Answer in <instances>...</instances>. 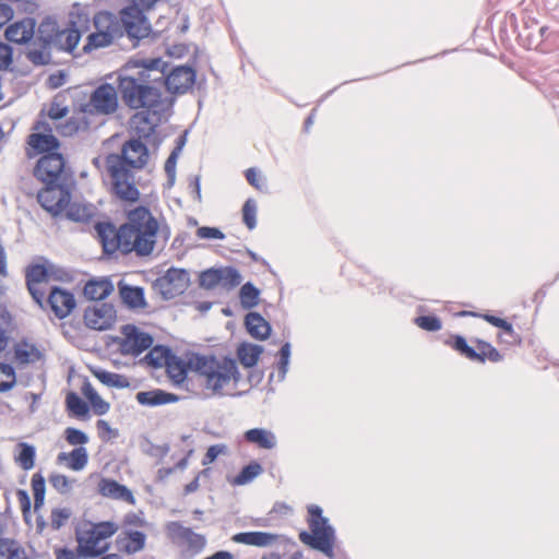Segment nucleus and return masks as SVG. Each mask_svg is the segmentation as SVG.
<instances>
[{"mask_svg": "<svg viewBox=\"0 0 559 559\" xmlns=\"http://www.w3.org/2000/svg\"><path fill=\"white\" fill-rule=\"evenodd\" d=\"M19 453L15 456V462L24 469L29 471L35 465L36 448L27 442H20L17 444Z\"/></svg>", "mask_w": 559, "mask_h": 559, "instance_id": "nucleus-43", "label": "nucleus"}, {"mask_svg": "<svg viewBox=\"0 0 559 559\" xmlns=\"http://www.w3.org/2000/svg\"><path fill=\"white\" fill-rule=\"evenodd\" d=\"M117 311L112 304L103 302L99 306H88L84 310L83 320L86 328L95 331L109 330L115 323Z\"/></svg>", "mask_w": 559, "mask_h": 559, "instance_id": "nucleus-19", "label": "nucleus"}, {"mask_svg": "<svg viewBox=\"0 0 559 559\" xmlns=\"http://www.w3.org/2000/svg\"><path fill=\"white\" fill-rule=\"evenodd\" d=\"M37 202L52 217H58L69 205L71 201V192L67 185L52 186L45 185L37 192Z\"/></svg>", "mask_w": 559, "mask_h": 559, "instance_id": "nucleus-16", "label": "nucleus"}, {"mask_svg": "<svg viewBox=\"0 0 559 559\" xmlns=\"http://www.w3.org/2000/svg\"><path fill=\"white\" fill-rule=\"evenodd\" d=\"M66 216L71 222H87L92 217V213L86 205L71 203L66 209Z\"/></svg>", "mask_w": 559, "mask_h": 559, "instance_id": "nucleus-46", "label": "nucleus"}, {"mask_svg": "<svg viewBox=\"0 0 559 559\" xmlns=\"http://www.w3.org/2000/svg\"><path fill=\"white\" fill-rule=\"evenodd\" d=\"M162 119L163 116H153L151 109H142L131 116L129 124L134 135L148 140L156 133Z\"/></svg>", "mask_w": 559, "mask_h": 559, "instance_id": "nucleus-22", "label": "nucleus"}, {"mask_svg": "<svg viewBox=\"0 0 559 559\" xmlns=\"http://www.w3.org/2000/svg\"><path fill=\"white\" fill-rule=\"evenodd\" d=\"M479 318H481L492 326L500 329L503 332V334L508 335L511 338L509 341L510 344L520 341L519 334L514 331L512 323H510L508 320L491 313L479 314Z\"/></svg>", "mask_w": 559, "mask_h": 559, "instance_id": "nucleus-42", "label": "nucleus"}, {"mask_svg": "<svg viewBox=\"0 0 559 559\" xmlns=\"http://www.w3.org/2000/svg\"><path fill=\"white\" fill-rule=\"evenodd\" d=\"M37 260L40 262H33L25 269L26 284H41L50 280V261L43 255L37 257Z\"/></svg>", "mask_w": 559, "mask_h": 559, "instance_id": "nucleus-32", "label": "nucleus"}, {"mask_svg": "<svg viewBox=\"0 0 559 559\" xmlns=\"http://www.w3.org/2000/svg\"><path fill=\"white\" fill-rule=\"evenodd\" d=\"M198 72L193 63L168 64L165 91L175 97L183 95L197 84Z\"/></svg>", "mask_w": 559, "mask_h": 559, "instance_id": "nucleus-13", "label": "nucleus"}, {"mask_svg": "<svg viewBox=\"0 0 559 559\" xmlns=\"http://www.w3.org/2000/svg\"><path fill=\"white\" fill-rule=\"evenodd\" d=\"M107 171L111 178V193L120 201L135 203L140 200L141 193L135 185L133 170L135 166H130L124 159L106 156Z\"/></svg>", "mask_w": 559, "mask_h": 559, "instance_id": "nucleus-5", "label": "nucleus"}, {"mask_svg": "<svg viewBox=\"0 0 559 559\" xmlns=\"http://www.w3.org/2000/svg\"><path fill=\"white\" fill-rule=\"evenodd\" d=\"M66 29H67V32L64 34V36H66L64 41L61 38L60 44H58L55 49H57L58 51H66L68 53H73V51L76 49V47L81 40L82 34L84 32H82L79 28L73 27V26H69Z\"/></svg>", "mask_w": 559, "mask_h": 559, "instance_id": "nucleus-44", "label": "nucleus"}, {"mask_svg": "<svg viewBox=\"0 0 559 559\" xmlns=\"http://www.w3.org/2000/svg\"><path fill=\"white\" fill-rule=\"evenodd\" d=\"M71 516V512L67 508H55L51 510V527L55 531L60 530Z\"/></svg>", "mask_w": 559, "mask_h": 559, "instance_id": "nucleus-56", "label": "nucleus"}, {"mask_svg": "<svg viewBox=\"0 0 559 559\" xmlns=\"http://www.w3.org/2000/svg\"><path fill=\"white\" fill-rule=\"evenodd\" d=\"M226 453H227L226 444L218 443V444L210 445L203 456L202 464L203 465L211 464V463L215 462L221 454H226Z\"/></svg>", "mask_w": 559, "mask_h": 559, "instance_id": "nucleus-60", "label": "nucleus"}, {"mask_svg": "<svg viewBox=\"0 0 559 559\" xmlns=\"http://www.w3.org/2000/svg\"><path fill=\"white\" fill-rule=\"evenodd\" d=\"M119 295L122 304L131 310L144 308L147 304L145 300V290L141 286H132L123 281L118 283Z\"/></svg>", "mask_w": 559, "mask_h": 559, "instance_id": "nucleus-29", "label": "nucleus"}, {"mask_svg": "<svg viewBox=\"0 0 559 559\" xmlns=\"http://www.w3.org/2000/svg\"><path fill=\"white\" fill-rule=\"evenodd\" d=\"M80 128V121L75 117H70L64 122L56 126V130L61 136H73L79 132Z\"/></svg>", "mask_w": 559, "mask_h": 559, "instance_id": "nucleus-54", "label": "nucleus"}, {"mask_svg": "<svg viewBox=\"0 0 559 559\" xmlns=\"http://www.w3.org/2000/svg\"><path fill=\"white\" fill-rule=\"evenodd\" d=\"M262 465L258 461H251L241 467L239 473L230 480V484L234 486L247 485L262 474Z\"/></svg>", "mask_w": 559, "mask_h": 559, "instance_id": "nucleus-39", "label": "nucleus"}, {"mask_svg": "<svg viewBox=\"0 0 559 559\" xmlns=\"http://www.w3.org/2000/svg\"><path fill=\"white\" fill-rule=\"evenodd\" d=\"M197 236L200 239H225V234L218 227L201 226L197 229Z\"/></svg>", "mask_w": 559, "mask_h": 559, "instance_id": "nucleus-62", "label": "nucleus"}, {"mask_svg": "<svg viewBox=\"0 0 559 559\" xmlns=\"http://www.w3.org/2000/svg\"><path fill=\"white\" fill-rule=\"evenodd\" d=\"M102 245L103 258L112 259L116 252L148 257L154 251L159 224L146 205H139L127 213V221L117 227L112 221H96L93 225Z\"/></svg>", "mask_w": 559, "mask_h": 559, "instance_id": "nucleus-1", "label": "nucleus"}, {"mask_svg": "<svg viewBox=\"0 0 559 559\" xmlns=\"http://www.w3.org/2000/svg\"><path fill=\"white\" fill-rule=\"evenodd\" d=\"M243 439L264 450H272L277 443L275 433L266 428H251L245 431Z\"/></svg>", "mask_w": 559, "mask_h": 559, "instance_id": "nucleus-34", "label": "nucleus"}, {"mask_svg": "<svg viewBox=\"0 0 559 559\" xmlns=\"http://www.w3.org/2000/svg\"><path fill=\"white\" fill-rule=\"evenodd\" d=\"M146 355L140 360V364L146 365L153 369L165 367L174 350L170 346L164 344L152 345Z\"/></svg>", "mask_w": 559, "mask_h": 559, "instance_id": "nucleus-33", "label": "nucleus"}, {"mask_svg": "<svg viewBox=\"0 0 559 559\" xmlns=\"http://www.w3.org/2000/svg\"><path fill=\"white\" fill-rule=\"evenodd\" d=\"M414 323L421 330L437 332L442 328V321L437 314H424L414 319Z\"/></svg>", "mask_w": 559, "mask_h": 559, "instance_id": "nucleus-50", "label": "nucleus"}, {"mask_svg": "<svg viewBox=\"0 0 559 559\" xmlns=\"http://www.w3.org/2000/svg\"><path fill=\"white\" fill-rule=\"evenodd\" d=\"M242 276L235 266L209 267L199 274V286L211 290L221 285L226 290H231L240 285Z\"/></svg>", "mask_w": 559, "mask_h": 559, "instance_id": "nucleus-14", "label": "nucleus"}, {"mask_svg": "<svg viewBox=\"0 0 559 559\" xmlns=\"http://www.w3.org/2000/svg\"><path fill=\"white\" fill-rule=\"evenodd\" d=\"M145 543L146 534L138 530H126L116 539L119 550L127 555H133L143 550Z\"/></svg>", "mask_w": 559, "mask_h": 559, "instance_id": "nucleus-28", "label": "nucleus"}, {"mask_svg": "<svg viewBox=\"0 0 559 559\" xmlns=\"http://www.w3.org/2000/svg\"><path fill=\"white\" fill-rule=\"evenodd\" d=\"M245 328L248 334L257 341H265L272 333L271 323L257 311H250L246 314Z\"/></svg>", "mask_w": 559, "mask_h": 559, "instance_id": "nucleus-27", "label": "nucleus"}, {"mask_svg": "<svg viewBox=\"0 0 559 559\" xmlns=\"http://www.w3.org/2000/svg\"><path fill=\"white\" fill-rule=\"evenodd\" d=\"M118 88L111 83L99 84L91 94L90 100L80 106L81 112L111 115L118 108Z\"/></svg>", "mask_w": 559, "mask_h": 559, "instance_id": "nucleus-12", "label": "nucleus"}, {"mask_svg": "<svg viewBox=\"0 0 559 559\" xmlns=\"http://www.w3.org/2000/svg\"><path fill=\"white\" fill-rule=\"evenodd\" d=\"M473 342L476 344V348L467 343L465 336L451 334L449 338L444 341V344L471 361L485 364L486 360L499 362L503 359L501 353L489 342L477 337L474 338Z\"/></svg>", "mask_w": 559, "mask_h": 559, "instance_id": "nucleus-7", "label": "nucleus"}, {"mask_svg": "<svg viewBox=\"0 0 559 559\" xmlns=\"http://www.w3.org/2000/svg\"><path fill=\"white\" fill-rule=\"evenodd\" d=\"M120 485L116 479L103 477L98 483V492L103 497L115 499Z\"/></svg>", "mask_w": 559, "mask_h": 559, "instance_id": "nucleus-53", "label": "nucleus"}, {"mask_svg": "<svg viewBox=\"0 0 559 559\" xmlns=\"http://www.w3.org/2000/svg\"><path fill=\"white\" fill-rule=\"evenodd\" d=\"M13 63V47L0 40V70H9Z\"/></svg>", "mask_w": 559, "mask_h": 559, "instance_id": "nucleus-61", "label": "nucleus"}, {"mask_svg": "<svg viewBox=\"0 0 559 559\" xmlns=\"http://www.w3.org/2000/svg\"><path fill=\"white\" fill-rule=\"evenodd\" d=\"M16 385V370L12 364L0 362V393L11 391Z\"/></svg>", "mask_w": 559, "mask_h": 559, "instance_id": "nucleus-45", "label": "nucleus"}, {"mask_svg": "<svg viewBox=\"0 0 559 559\" xmlns=\"http://www.w3.org/2000/svg\"><path fill=\"white\" fill-rule=\"evenodd\" d=\"M115 74L120 97L130 109H151L153 116H164L173 110L176 97H164L159 87L143 82L128 62ZM112 76L114 73L109 75Z\"/></svg>", "mask_w": 559, "mask_h": 559, "instance_id": "nucleus-2", "label": "nucleus"}, {"mask_svg": "<svg viewBox=\"0 0 559 559\" xmlns=\"http://www.w3.org/2000/svg\"><path fill=\"white\" fill-rule=\"evenodd\" d=\"M88 462V452L85 447H76L70 452L68 467L72 471H82Z\"/></svg>", "mask_w": 559, "mask_h": 559, "instance_id": "nucleus-47", "label": "nucleus"}, {"mask_svg": "<svg viewBox=\"0 0 559 559\" xmlns=\"http://www.w3.org/2000/svg\"><path fill=\"white\" fill-rule=\"evenodd\" d=\"M121 21L133 47L139 46L140 41L144 38L150 36L153 38L157 37V33L153 31L147 16L139 7H127L122 9Z\"/></svg>", "mask_w": 559, "mask_h": 559, "instance_id": "nucleus-10", "label": "nucleus"}, {"mask_svg": "<svg viewBox=\"0 0 559 559\" xmlns=\"http://www.w3.org/2000/svg\"><path fill=\"white\" fill-rule=\"evenodd\" d=\"M49 483L61 495H68L72 490V480L63 474L52 473Z\"/></svg>", "mask_w": 559, "mask_h": 559, "instance_id": "nucleus-52", "label": "nucleus"}, {"mask_svg": "<svg viewBox=\"0 0 559 559\" xmlns=\"http://www.w3.org/2000/svg\"><path fill=\"white\" fill-rule=\"evenodd\" d=\"M138 73V75L148 85H155L162 90L166 86V75L168 71V61L162 57L154 58H132L127 61Z\"/></svg>", "mask_w": 559, "mask_h": 559, "instance_id": "nucleus-11", "label": "nucleus"}, {"mask_svg": "<svg viewBox=\"0 0 559 559\" xmlns=\"http://www.w3.org/2000/svg\"><path fill=\"white\" fill-rule=\"evenodd\" d=\"M38 49H31L26 52L27 60L35 67L48 66L52 62L51 50L60 44L67 29H62L52 15H46L39 22L37 28Z\"/></svg>", "mask_w": 559, "mask_h": 559, "instance_id": "nucleus-6", "label": "nucleus"}, {"mask_svg": "<svg viewBox=\"0 0 559 559\" xmlns=\"http://www.w3.org/2000/svg\"><path fill=\"white\" fill-rule=\"evenodd\" d=\"M78 547L76 552L78 557L81 559L96 558V546L98 543L91 542V535H78Z\"/></svg>", "mask_w": 559, "mask_h": 559, "instance_id": "nucleus-49", "label": "nucleus"}, {"mask_svg": "<svg viewBox=\"0 0 559 559\" xmlns=\"http://www.w3.org/2000/svg\"><path fill=\"white\" fill-rule=\"evenodd\" d=\"M192 528L183 526L180 522L173 521L167 524V533L171 539L178 538L186 540Z\"/></svg>", "mask_w": 559, "mask_h": 559, "instance_id": "nucleus-57", "label": "nucleus"}, {"mask_svg": "<svg viewBox=\"0 0 559 559\" xmlns=\"http://www.w3.org/2000/svg\"><path fill=\"white\" fill-rule=\"evenodd\" d=\"M90 23L91 16L88 7L82 5L79 2L73 3L72 10L69 13V26L86 32L90 28Z\"/></svg>", "mask_w": 559, "mask_h": 559, "instance_id": "nucleus-38", "label": "nucleus"}, {"mask_svg": "<svg viewBox=\"0 0 559 559\" xmlns=\"http://www.w3.org/2000/svg\"><path fill=\"white\" fill-rule=\"evenodd\" d=\"M63 436H64L66 441L69 444L75 445V447H83L90 440L86 432H84L83 430L78 429L75 427H68L64 430Z\"/></svg>", "mask_w": 559, "mask_h": 559, "instance_id": "nucleus-51", "label": "nucleus"}, {"mask_svg": "<svg viewBox=\"0 0 559 559\" xmlns=\"http://www.w3.org/2000/svg\"><path fill=\"white\" fill-rule=\"evenodd\" d=\"M36 20L31 16L23 17L8 25L4 37L8 41L17 45H27L33 41L36 33Z\"/></svg>", "mask_w": 559, "mask_h": 559, "instance_id": "nucleus-23", "label": "nucleus"}, {"mask_svg": "<svg viewBox=\"0 0 559 559\" xmlns=\"http://www.w3.org/2000/svg\"><path fill=\"white\" fill-rule=\"evenodd\" d=\"M146 442L148 444V449L145 450V453L150 456L157 457L159 461H163L164 457L169 453L170 447L168 443L154 444L148 439Z\"/></svg>", "mask_w": 559, "mask_h": 559, "instance_id": "nucleus-63", "label": "nucleus"}, {"mask_svg": "<svg viewBox=\"0 0 559 559\" xmlns=\"http://www.w3.org/2000/svg\"><path fill=\"white\" fill-rule=\"evenodd\" d=\"M185 542L188 544V549L194 555L200 554L206 546L205 536L193 531L190 532L189 537Z\"/></svg>", "mask_w": 559, "mask_h": 559, "instance_id": "nucleus-59", "label": "nucleus"}, {"mask_svg": "<svg viewBox=\"0 0 559 559\" xmlns=\"http://www.w3.org/2000/svg\"><path fill=\"white\" fill-rule=\"evenodd\" d=\"M309 514V528L308 531L299 532V540L309 548L322 552L330 559L335 557L334 546L336 542V532L326 516L323 515V510L317 504L308 507Z\"/></svg>", "mask_w": 559, "mask_h": 559, "instance_id": "nucleus-4", "label": "nucleus"}, {"mask_svg": "<svg viewBox=\"0 0 559 559\" xmlns=\"http://www.w3.org/2000/svg\"><path fill=\"white\" fill-rule=\"evenodd\" d=\"M61 97V95H56L52 99V102L50 103V107H49V110H48V117L51 119V120H60V119H63L64 117L68 116L69 114V107L68 106H61L60 102H59V98Z\"/></svg>", "mask_w": 559, "mask_h": 559, "instance_id": "nucleus-58", "label": "nucleus"}, {"mask_svg": "<svg viewBox=\"0 0 559 559\" xmlns=\"http://www.w3.org/2000/svg\"><path fill=\"white\" fill-rule=\"evenodd\" d=\"M242 222L249 230L257 227L258 204L253 198H249L242 205Z\"/></svg>", "mask_w": 559, "mask_h": 559, "instance_id": "nucleus-48", "label": "nucleus"}, {"mask_svg": "<svg viewBox=\"0 0 559 559\" xmlns=\"http://www.w3.org/2000/svg\"><path fill=\"white\" fill-rule=\"evenodd\" d=\"M118 531V525L112 521H100L92 524V527L86 531V535H91L92 543H100L114 536Z\"/></svg>", "mask_w": 559, "mask_h": 559, "instance_id": "nucleus-37", "label": "nucleus"}, {"mask_svg": "<svg viewBox=\"0 0 559 559\" xmlns=\"http://www.w3.org/2000/svg\"><path fill=\"white\" fill-rule=\"evenodd\" d=\"M135 399L142 406L156 407L166 404L177 403L182 400L180 395L167 392L163 389H153L150 391H140Z\"/></svg>", "mask_w": 559, "mask_h": 559, "instance_id": "nucleus-26", "label": "nucleus"}, {"mask_svg": "<svg viewBox=\"0 0 559 559\" xmlns=\"http://www.w3.org/2000/svg\"><path fill=\"white\" fill-rule=\"evenodd\" d=\"M46 302L59 320L66 319L76 308L74 294L57 285L50 287Z\"/></svg>", "mask_w": 559, "mask_h": 559, "instance_id": "nucleus-20", "label": "nucleus"}, {"mask_svg": "<svg viewBox=\"0 0 559 559\" xmlns=\"http://www.w3.org/2000/svg\"><path fill=\"white\" fill-rule=\"evenodd\" d=\"M91 372L99 382L109 388L127 389L130 386L129 379L123 374L111 372L100 367L91 368Z\"/></svg>", "mask_w": 559, "mask_h": 559, "instance_id": "nucleus-36", "label": "nucleus"}, {"mask_svg": "<svg viewBox=\"0 0 559 559\" xmlns=\"http://www.w3.org/2000/svg\"><path fill=\"white\" fill-rule=\"evenodd\" d=\"M66 411L70 417L86 420L91 417V406L76 392L69 391L66 395Z\"/></svg>", "mask_w": 559, "mask_h": 559, "instance_id": "nucleus-35", "label": "nucleus"}, {"mask_svg": "<svg viewBox=\"0 0 559 559\" xmlns=\"http://www.w3.org/2000/svg\"><path fill=\"white\" fill-rule=\"evenodd\" d=\"M195 355H201L200 353H191L188 357V360L182 359L175 353L170 356L167 364L165 365L167 377L171 380L175 385L182 384L188 377L189 370L198 373V370L194 367L193 359Z\"/></svg>", "mask_w": 559, "mask_h": 559, "instance_id": "nucleus-24", "label": "nucleus"}, {"mask_svg": "<svg viewBox=\"0 0 559 559\" xmlns=\"http://www.w3.org/2000/svg\"><path fill=\"white\" fill-rule=\"evenodd\" d=\"M0 559H28L25 549L12 538L0 537Z\"/></svg>", "mask_w": 559, "mask_h": 559, "instance_id": "nucleus-41", "label": "nucleus"}, {"mask_svg": "<svg viewBox=\"0 0 559 559\" xmlns=\"http://www.w3.org/2000/svg\"><path fill=\"white\" fill-rule=\"evenodd\" d=\"M198 374L205 378V388L210 389L214 395L222 396L223 389L230 380L238 383L241 373L237 366V360L229 355L218 360L214 354L195 355L192 360Z\"/></svg>", "mask_w": 559, "mask_h": 559, "instance_id": "nucleus-3", "label": "nucleus"}, {"mask_svg": "<svg viewBox=\"0 0 559 559\" xmlns=\"http://www.w3.org/2000/svg\"><path fill=\"white\" fill-rule=\"evenodd\" d=\"M93 23L96 32L87 35L86 43L82 47V52L87 55L92 51L108 47L114 41L115 16L109 11H99L93 16Z\"/></svg>", "mask_w": 559, "mask_h": 559, "instance_id": "nucleus-8", "label": "nucleus"}, {"mask_svg": "<svg viewBox=\"0 0 559 559\" xmlns=\"http://www.w3.org/2000/svg\"><path fill=\"white\" fill-rule=\"evenodd\" d=\"M190 273L183 267H169L153 282V288L166 301L182 295L190 286Z\"/></svg>", "mask_w": 559, "mask_h": 559, "instance_id": "nucleus-9", "label": "nucleus"}, {"mask_svg": "<svg viewBox=\"0 0 559 559\" xmlns=\"http://www.w3.org/2000/svg\"><path fill=\"white\" fill-rule=\"evenodd\" d=\"M27 144L34 152L33 154L28 152V157L41 155V157H39V166L49 162L51 158L57 159L61 146L59 139L53 135V133H31L27 136ZM40 167H38V169Z\"/></svg>", "mask_w": 559, "mask_h": 559, "instance_id": "nucleus-18", "label": "nucleus"}, {"mask_svg": "<svg viewBox=\"0 0 559 559\" xmlns=\"http://www.w3.org/2000/svg\"><path fill=\"white\" fill-rule=\"evenodd\" d=\"M57 159H50L39 167V159L36 162V165L33 169L34 177L43 182L44 185H49V188L52 186H61L66 185L62 180V174L66 168V158L62 153L59 152V156Z\"/></svg>", "mask_w": 559, "mask_h": 559, "instance_id": "nucleus-21", "label": "nucleus"}, {"mask_svg": "<svg viewBox=\"0 0 559 559\" xmlns=\"http://www.w3.org/2000/svg\"><path fill=\"white\" fill-rule=\"evenodd\" d=\"M261 290L252 283L246 282L239 289L241 307L250 310L259 305Z\"/></svg>", "mask_w": 559, "mask_h": 559, "instance_id": "nucleus-40", "label": "nucleus"}, {"mask_svg": "<svg viewBox=\"0 0 559 559\" xmlns=\"http://www.w3.org/2000/svg\"><path fill=\"white\" fill-rule=\"evenodd\" d=\"M278 539V535L271 532L251 531L239 532L231 536V540L255 547H267Z\"/></svg>", "mask_w": 559, "mask_h": 559, "instance_id": "nucleus-30", "label": "nucleus"}, {"mask_svg": "<svg viewBox=\"0 0 559 559\" xmlns=\"http://www.w3.org/2000/svg\"><path fill=\"white\" fill-rule=\"evenodd\" d=\"M122 333L124 335L123 338L116 336L114 340L120 344L119 350L124 356L138 357L154 344L153 335L134 324L123 325Z\"/></svg>", "mask_w": 559, "mask_h": 559, "instance_id": "nucleus-15", "label": "nucleus"}, {"mask_svg": "<svg viewBox=\"0 0 559 559\" xmlns=\"http://www.w3.org/2000/svg\"><path fill=\"white\" fill-rule=\"evenodd\" d=\"M144 140V138L132 135L121 145L119 153H109L108 155L124 159L130 166H135L136 170H141L150 159V148Z\"/></svg>", "mask_w": 559, "mask_h": 559, "instance_id": "nucleus-17", "label": "nucleus"}, {"mask_svg": "<svg viewBox=\"0 0 559 559\" xmlns=\"http://www.w3.org/2000/svg\"><path fill=\"white\" fill-rule=\"evenodd\" d=\"M115 286L110 277H92L83 287V296L91 301L105 300L112 294Z\"/></svg>", "mask_w": 559, "mask_h": 559, "instance_id": "nucleus-25", "label": "nucleus"}, {"mask_svg": "<svg viewBox=\"0 0 559 559\" xmlns=\"http://www.w3.org/2000/svg\"><path fill=\"white\" fill-rule=\"evenodd\" d=\"M189 185L188 190L191 197L198 201H202V194H201V176L200 175H190L189 178Z\"/></svg>", "mask_w": 559, "mask_h": 559, "instance_id": "nucleus-64", "label": "nucleus"}, {"mask_svg": "<svg viewBox=\"0 0 559 559\" xmlns=\"http://www.w3.org/2000/svg\"><path fill=\"white\" fill-rule=\"evenodd\" d=\"M263 352L264 347L262 345L242 341L236 348V356L245 368L250 369L258 365Z\"/></svg>", "mask_w": 559, "mask_h": 559, "instance_id": "nucleus-31", "label": "nucleus"}, {"mask_svg": "<svg viewBox=\"0 0 559 559\" xmlns=\"http://www.w3.org/2000/svg\"><path fill=\"white\" fill-rule=\"evenodd\" d=\"M16 497L21 506L23 520L25 523H29L32 518V501L27 490L17 489Z\"/></svg>", "mask_w": 559, "mask_h": 559, "instance_id": "nucleus-55", "label": "nucleus"}]
</instances>
